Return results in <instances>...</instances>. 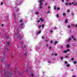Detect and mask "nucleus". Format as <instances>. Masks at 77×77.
<instances>
[{"instance_id": "1", "label": "nucleus", "mask_w": 77, "mask_h": 77, "mask_svg": "<svg viewBox=\"0 0 77 77\" xmlns=\"http://www.w3.org/2000/svg\"><path fill=\"white\" fill-rule=\"evenodd\" d=\"M14 32L15 34H14V35L15 36H18V38H19L20 39L23 37V34L19 35H18V29H15L14 30Z\"/></svg>"}, {"instance_id": "2", "label": "nucleus", "mask_w": 77, "mask_h": 77, "mask_svg": "<svg viewBox=\"0 0 77 77\" xmlns=\"http://www.w3.org/2000/svg\"><path fill=\"white\" fill-rule=\"evenodd\" d=\"M44 0H39V2L40 4H39V7L38 8V11H40L41 9H42V5H43V3L42 1H44Z\"/></svg>"}, {"instance_id": "3", "label": "nucleus", "mask_w": 77, "mask_h": 77, "mask_svg": "<svg viewBox=\"0 0 77 77\" xmlns=\"http://www.w3.org/2000/svg\"><path fill=\"white\" fill-rule=\"evenodd\" d=\"M22 3V2L21 0H19L16 2H15V3L17 5H20V4H21Z\"/></svg>"}, {"instance_id": "4", "label": "nucleus", "mask_w": 77, "mask_h": 77, "mask_svg": "<svg viewBox=\"0 0 77 77\" xmlns=\"http://www.w3.org/2000/svg\"><path fill=\"white\" fill-rule=\"evenodd\" d=\"M19 11H20V8L17 7L16 8L15 10L14 11V12L15 13H18V12Z\"/></svg>"}, {"instance_id": "5", "label": "nucleus", "mask_w": 77, "mask_h": 77, "mask_svg": "<svg viewBox=\"0 0 77 77\" xmlns=\"http://www.w3.org/2000/svg\"><path fill=\"white\" fill-rule=\"evenodd\" d=\"M70 51V50L69 49H68L66 50L63 51V52L64 53H67V51Z\"/></svg>"}, {"instance_id": "6", "label": "nucleus", "mask_w": 77, "mask_h": 77, "mask_svg": "<svg viewBox=\"0 0 77 77\" xmlns=\"http://www.w3.org/2000/svg\"><path fill=\"white\" fill-rule=\"evenodd\" d=\"M15 13H14L12 15V17L13 18H15V17H16V15H15Z\"/></svg>"}, {"instance_id": "7", "label": "nucleus", "mask_w": 77, "mask_h": 77, "mask_svg": "<svg viewBox=\"0 0 77 77\" xmlns=\"http://www.w3.org/2000/svg\"><path fill=\"white\" fill-rule=\"evenodd\" d=\"M24 25V23H21L20 25H19V27L20 28L22 27H23V25Z\"/></svg>"}, {"instance_id": "8", "label": "nucleus", "mask_w": 77, "mask_h": 77, "mask_svg": "<svg viewBox=\"0 0 77 77\" xmlns=\"http://www.w3.org/2000/svg\"><path fill=\"white\" fill-rule=\"evenodd\" d=\"M39 20L42 22L44 21V19L42 18H40Z\"/></svg>"}, {"instance_id": "9", "label": "nucleus", "mask_w": 77, "mask_h": 77, "mask_svg": "<svg viewBox=\"0 0 77 77\" xmlns=\"http://www.w3.org/2000/svg\"><path fill=\"white\" fill-rule=\"evenodd\" d=\"M71 38H69L68 39V40L67 41L68 42H70V41H71Z\"/></svg>"}, {"instance_id": "10", "label": "nucleus", "mask_w": 77, "mask_h": 77, "mask_svg": "<svg viewBox=\"0 0 77 77\" xmlns=\"http://www.w3.org/2000/svg\"><path fill=\"white\" fill-rule=\"evenodd\" d=\"M6 43L7 44H8V46H9V42H6Z\"/></svg>"}, {"instance_id": "11", "label": "nucleus", "mask_w": 77, "mask_h": 77, "mask_svg": "<svg viewBox=\"0 0 77 77\" xmlns=\"http://www.w3.org/2000/svg\"><path fill=\"white\" fill-rule=\"evenodd\" d=\"M65 23H68V19H66L65 20Z\"/></svg>"}, {"instance_id": "12", "label": "nucleus", "mask_w": 77, "mask_h": 77, "mask_svg": "<svg viewBox=\"0 0 77 77\" xmlns=\"http://www.w3.org/2000/svg\"><path fill=\"white\" fill-rule=\"evenodd\" d=\"M67 67H69L70 66V65L69 64H67L66 65Z\"/></svg>"}, {"instance_id": "13", "label": "nucleus", "mask_w": 77, "mask_h": 77, "mask_svg": "<svg viewBox=\"0 0 77 77\" xmlns=\"http://www.w3.org/2000/svg\"><path fill=\"white\" fill-rule=\"evenodd\" d=\"M66 47L67 48H69V45H66Z\"/></svg>"}, {"instance_id": "14", "label": "nucleus", "mask_w": 77, "mask_h": 77, "mask_svg": "<svg viewBox=\"0 0 77 77\" xmlns=\"http://www.w3.org/2000/svg\"><path fill=\"white\" fill-rule=\"evenodd\" d=\"M54 10H56V7L55 6H54Z\"/></svg>"}, {"instance_id": "15", "label": "nucleus", "mask_w": 77, "mask_h": 77, "mask_svg": "<svg viewBox=\"0 0 77 77\" xmlns=\"http://www.w3.org/2000/svg\"><path fill=\"white\" fill-rule=\"evenodd\" d=\"M51 48H52V47L51 46H50L48 47V48H49L50 50L51 49Z\"/></svg>"}, {"instance_id": "16", "label": "nucleus", "mask_w": 77, "mask_h": 77, "mask_svg": "<svg viewBox=\"0 0 77 77\" xmlns=\"http://www.w3.org/2000/svg\"><path fill=\"white\" fill-rule=\"evenodd\" d=\"M6 57V56L5 55H4L3 57H2V59H5Z\"/></svg>"}, {"instance_id": "17", "label": "nucleus", "mask_w": 77, "mask_h": 77, "mask_svg": "<svg viewBox=\"0 0 77 77\" xmlns=\"http://www.w3.org/2000/svg\"><path fill=\"white\" fill-rule=\"evenodd\" d=\"M20 44H21V45H23V42H20Z\"/></svg>"}, {"instance_id": "18", "label": "nucleus", "mask_w": 77, "mask_h": 77, "mask_svg": "<svg viewBox=\"0 0 77 77\" xmlns=\"http://www.w3.org/2000/svg\"><path fill=\"white\" fill-rule=\"evenodd\" d=\"M70 12V10L69 9L67 10V12Z\"/></svg>"}, {"instance_id": "19", "label": "nucleus", "mask_w": 77, "mask_h": 77, "mask_svg": "<svg viewBox=\"0 0 77 77\" xmlns=\"http://www.w3.org/2000/svg\"><path fill=\"white\" fill-rule=\"evenodd\" d=\"M50 11H48L47 14H50Z\"/></svg>"}, {"instance_id": "20", "label": "nucleus", "mask_w": 77, "mask_h": 77, "mask_svg": "<svg viewBox=\"0 0 77 77\" xmlns=\"http://www.w3.org/2000/svg\"><path fill=\"white\" fill-rule=\"evenodd\" d=\"M65 64H66H66H67V63H68V62L67 61H65Z\"/></svg>"}, {"instance_id": "21", "label": "nucleus", "mask_w": 77, "mask_h": 77, "mask_svg": "<svg viewBox=\"0 0 77 77\" xmlns=\"http://www.w3.org/2000/svg\"><path fill=\"white\" fill-rule=\"evenodd\" d=\"M57 41H55V42H54V44H57Z\"/></svg>"}, {"instance_id": "22", "label": "nucleus", "mask_w": 77, "mask_h": 77, "mask_svg": "<svg viewBox=\"0 0 77 77\" xmlns=\"http://www.w3.org/2000/svg\"><path fill=\"white\" fill-rule=\"evenodd\" d=\"M74 24H72L71 25V26H72V27H74Z\"/></svg>"}, {"instance_id": "23", "label": "nucleus", "mask_w": 77, "mask_h": 77, "mask_svg": "<svg viewBox=\"0 0 77 77\" xmlns=\"http://www.w3.org/2000/svg\"><path fill=\"white\" fill-rule=\"evenodd\" d=\"M48 62V63H51V62L50 61H49Z\"/></svg>"}, {"instance_id": "24", "label": "nucleus", "mask_w": 77, "mask_h": 77, "mask_svg": "<svg viewBox=\"0 0 77 77\" xmlns=\"http://www.w3.org/2000/svg\"><path fill=\"white\" fill-rule=\"evenodd\" d=\"M71 38H72V39H74V37L73 35H72Z\"/></svg>"}, {"instance_id": "25", "label": "nucleus", "mask_w": 77, "mask_h": 77, "mask_svg": "<svg viewBox=\"0 0 77 77\" xmlns=\"http://www.w3.org/2000/svg\"><path fill=\"white\" fill-rule=\"evenodd\" d=\"M41 33V31H39L38 32V34H40V33Z\"/></svg>"}, {"instance_id": "26", "label": "nucleus", "mask_w": 77, "mask_h": 77, "mask_svg": "<svg viewBox=\"0 0 77 77\" xmlns=\"http://www.w3.org/2000/svg\"><path fill=\"white\" fill-rule=\"evenodd\" d=\"M48 9L51 8V6H48Z\"/></svg>"}, {"instance_id": "27", "label": "nucleus", "mask_w": 77, "mask_h": 77, "mask_svg": "<svg viewBox=\"0 0 77 77\" xmlns=\"http://www.w3.org/2000/svg\"><path fill=\"white\" fill-rule=\"evenodd\" d=\"M22 21H23V20H22V19H21L20 20V23H21Z\"/></svg>"}, {"instance_id": "28", "label": "nucleus", "mask_w": 77, "mask_h": 77, "mask_svg": "<svg viewBox=\"0 0 77 77\" xmlns=\"http://www.w3.org/2000/svg\"><path fill=\"white\" fill-rule=\"evenodd\" d=\"M57 10H60V8H59V7H58V8H57Z\"/></svg>"}, {"instance_id": "29", "label": "nucleus", "mask_w": 77, "mask_h": 77, "mask_svg": "<svg viewBox=\"0 0 77 77\" xmlns=\"http://www.w3.org/2000/svg\"><path fill=\"white\" fill-rule=\"evenodd\" d=\"M44 24H42V28H44Z\"/></svg>"}, {"instance_id": "30", "label": "nucleus", "mask_w": 77, "mask_h": 77, "mask_svg": "<svg viewBox=\"0 0 77 77\" xmlns=\"http://www.w3.org/2000/svg\"><path fill=\"white\" fill-rule=\"evenodd\" d=\"M24 54H25V55H26V54H27V52H24Z\"/></svg>"}, {"instance_id": "31", "label": "nucleus", "mask_w": 77, "mask_h": 77, "mask_svg": "<svg viewBox=\"0 0 77 77\" xmlns=\"http://www.w3.org/2000/svg\"><path fill=\"white\" fill-rule=\"evenodd\" d=\"M63 16H65V15H66V14H65V13H64L63 14Z\"/></svg>"}, {"instance_id": "32", "label": "nucleus", "mask_w": 77, "mask_h": 77, "mask_svg": "<svg viewBox=\"0 0 77 77\" xmlns=\"http://www.w3.org/2000/svg\"><path fill=\"white\" fill-rule=\"evenodd\" d=\"M77 63V62H76V61H74V64H75L76 63Z\"/></svg>"}, {"instance_id": "33", "label": "nucleus", "mask_w": 77, "mask_h": 77, "mask_svg": "<svg viewBox=\"0 0 77 77\" xmlns=\"http://www.w3.org/2000/svg\"><path fill=\"white\" fill-rule=\"evenodd\" d=\"M73 40H74V41H76V39H75V38H73Z\"/></svg>"}, {"instance_id": "34", "label": "nucleus", "mask_w": 77, "mask_h": 77, "mask_svg": "<svg viewBox=\"0 0 77 77\" xmlns=\"http://www.w3.org/2000/svg\"><path fill=\"white\" fill-rule=\"evenodd\" d=\"M56 17L57 18H59V14H57Z\"/></svg>"}, {"instance_id": "35", "label": "nucleus", "mask_w": 77, "mask_h": 77, "mask_svg": "<svg viewBox=\"0 0 77 77\" xmlns=\"http://www.w3.org/2000/svg\"><path fill=\"white\" fill-rule=\"evenodd\" d=\"M40 27H41V25H39L38 27V28H40Z\"/></svg>"}, {"instance_id": "36", "label": "nucleus", "mask_w": 77, "mask_h": 77, "mask_svg": "<svg viewBox=\"0 0 77 77\" xmlns=\"http://www.w3.org/2000/svg\"><path fill=\"white\" fill-rule=\"evenodd\" d=\"M66 6H68V3H66Z\"/></svg>"}, {"instance_id": "37", "label": "nucleus", "mask_w": 77, "mask_h": 77, "mask_svg": "<svg viewBox=\"0 0 77 77\" xmlns=\"http://www.w3.org/2000/svg\"><path fill=\"white\" fill-rule=\"evenodd\" d=\"M17 69V68H15V69H14L15 70H14V72H16L17 71L16 70H16V69Z\"/></svg>"}, {"instance_id": "38", "label": "nucleus", "mask_w": 77, "mask_h": 77, "mask_svg": "<svg viewBox=\"0 0 77 77\" xmlns=\"http://www.w3.org/2000/svg\"><path fill=\"white\" fill-rule=\"evenodd\" d=\"M48 5V4H47V3H46L45 4V6H47V5Z\"/></svg>"}, {"instance_id": "39", "label": "nucleus", "mask_w": 77, "mask_h": 77, "mask_svg": "<svg viewBox=\"0 0 77 77\" xmlns=\"http://www.w3.org/2000/svg\"><path fill=\"white\" fill-rule=\"evenodd\" d=\"M68 28H70V27H71V26H68Z\"/></svg>"}, {"instance_id": "40", "label": "nucleus", "mask_w": 77, "mask_h": 77, "mask_svg": "<svg viewBox=\"0 0 77 77\" xmlns=\"http://www.w3.org/2000/svg\"><path fill=\"white\" fill-rule=\"evenodd\" d=\"M61 60H63V57H61Z\"/></svg>"}, {"instance_id": "41", "label": "nucleus", "mask_w": 77, "mask_h": 77, "mask_svg": "<svg viewBox=\"0 0 77 77\" xmlns=\"http://www.w3.org/2000/svg\"><path fill=\"white\" fill-rule=\"evenodd\" d=\"M31 75H32V77H33V74H32Z\"/></svg>"}, {"instance_id": "42", "label": "nucleus", "mask_w": 77, "mask_h": 77, "mask_svg": "<svg viewBox=\"0 0 77 77\" xmlns=\"http://www.w3.org/2000/svg\"><path fill=\"white\" fill-rule=\"evenodd\" d=\"M51 44H53V41H51Z\"/></svg>"}, {"instance_id": "43", "label": "nucleus", "mask_w": 77, "mask_h": 77, "mask_svg": "<svg viewBox=\"0 0 77 77\" xmlns=\"http://www.w3.org/2000/svg\"><path fill=\"white\" fill-rule=\"evenodd\" d=\"M3 62V60H1L0 61V62Z\"/></svg>"}, {"instance_id": "44", "label": "nucleus", "mask_w": 77, "mask_h": 77, "mask_svg": "<svg viewBox=\"0 0 77 77\" xmlns=\"http://www.w3.org/2000/svg\"><path fill=\"white\" fill-rule=\"evenodd\" d=\"M38 12H36V15H37V14H38Z\"/></svg>"}, {"instance_id": "45", "label": "nucleus", "mask_w": 77, "mask_h": 77, "mask_svg": "<svg viewBox=\"0 0 77 77\" xmlns=\"http://www.w3.org/2000/svg\"><path fill=\"white\" fill-rule=\"evenodd\" d=\"M3 4V2H1V5H2Z\"/></svg>"}, {"instance_id": "46", "label": "nucleus", "mask_w": 77, "mask_h": 77, "mask_svg": "<svg viewBox=\"0 0 77 77\" xmlns=\"http://www.w3.org/2000/svg\"><path fill=\"white\" fill-rule=\"evenodd\" d=\"M46 47H48V45H47V44H46Z\"/></svg>"}, {"instance_id": "47", "label": "nucleus", "mask_w": 77, "mask_h": 77, "mask_svg": "<svg viewBox=\"0 0 77 77\" xmlns=\"http://www.w3.org/2000/svg\"><path fill=\"white\" fill-rule=\"evenodd\" d=\"M68 56H65V58H68Z\"/></svg>"}, {"instance_id": "48", "label": "nucleus", "mask_w": 77, "mask_h": 77, "mask_svg": "<svg viewBox=\"0 0 77 77\" xmlns=\"http://www.w3.org/2000/svg\"><path fill=\"white\" fill-rule=\"evenodd\" d=\"M71 60H74V58H72Z\"/></svg>"}, {"instance_id": "49", "label": "nucleus", "mask_w": 77, "mask_h": 77, "mask_svg": "<svg viewBox=\"0 0 77 77\" xmlns=\"http://www.w3.org/2000/svg\"><path fill=\"white\" fill-rule=\"evenodd\" d=\"M55 56H57V54H54Z\"/></svg>"}, {"instance_id": "50", "label": "nucleus", "mask_w": 77, "mask_h": 77, "mask_svg": "<svg viewBox=\"0 0 77 77\" xmlns=\"http://www.w3.org/2000/svg\"><path fill=\"white\" fill-rule=\"evenodd\" d=\"M37 22L38 23H39V22H40V21L39 20H38V21Z\"/></svg>"}, {"instance_id": "51", "label": "nucleus", "mask_w": 77, "mask_h": 77, "mask_svg": "<svg viewBox=\"0 0 77 77\" xmlns=\"http://www.w3.org/2000/svg\"><path fill=\"white\" fill-rule=\"evenodd\" d=\"M74 2H72V4H74Z\"/></svg>"}, {"instance_id": "52", "label": "nucleus", "mask_w": 77, "mask_h": 77, "mask_svg": "<svg viewBox=\"0 0 77 77\" xmlns=\"http://www.w3.org/2000/svg\"><path fill=\"white\" fill-rule=\"evenodd\" d=\"M23 48H26V46H24V47H23Z\"/></svg>"}, {"instance_id": "53", "label": "nucleus", "mask_w": 77, "mask_h": 77, "mask_svg": "<svg viewBox=\"0 0 77 77\" xmlns=\"http://www.w3.org/2000/svg\"><path fill=\"white\" fill-rule=\"evenodd\" d=\"M3 26H4L3 24H2V27H3Z\"/></svg>"}, {"instance_id": "54", "label": "nucleus", "mask_w": 77, "mask_h": 77, "mask_svg": "<svg viewBox=\"0 0 77 77\" xmlns=\"http://www.w3.org/2000/svg\"><path fill=\"white\" fill-rule=\"evenodd\" d=\"M75 27H77V24H76V25H75Z\"/></svg>"}, {"instance_id": "55", "label": "nucleus", "mask_w": 77, "mask_h": 77, "mask_svg": "<svg viewBox=\"0 0 77 77\" xmlns=\"http://www.w3.org/2000/svg\"><path fill=\"white\" fill-rule=\"evenodd\" d=\"M69 4L70 5H71V3H69Z\"/></svg>"}, {"instance_id": "56", "label": "nucleus", "mask_w": 77, "mask_h": 77, "mask_svg": "<svg viewBox=\"0 0 77 77\" xmlns=\"http://www.w3.org/2000/svg\"><path fill=\"white\" fill-rule=\"evenodd\" d=\"M55 29H57V27H55Z\"/></svg>"}, {"instance_id": "57", "label": "nucleus", "mask_w": 77, "mask_h": 77, "mask_svg": "<svg viewBox=\"0 0 77 77\" xmlns=\"http://www.w3.org/2000/svg\"><path fill=\"white\" fill-rule=\"evenodd\" d=\"M8 38H9V37H8V36H7V38L8 39Z\"/></svg>"}, {"instance_id": "58", "label": "nucleus", "mask_w": 77, "mask_h": 77, "mask_svg": "<svg viewBox=\"0 0 77 77\" xmlns=\"http://www.w3.org/2000/svg\"><path fill=\"white\" fill-rule=\"evenodd\" d=\"M66 1L67 2H69V0H66Z\"/></svg>"}, {"instance_id": "59", "label": "nucleus", "mask_w": 77, "mask_h": 77, "mask_svg": "<svg viewBox=\"0 0 77 77\" xmlns=\"http://www.w3.org/2000/svg\"><path fill=\"white\" fill-rule=\"evenodd\" d=\"M72 15H74V14L72 13Z\"/></svg>"}, {"instance_id": "60", "label": "nucleus", "mask_w": 77, "mask_h": 77, "mask_svg": "<svg viewBox=\"0 0 77 77\" xmlns=\"http://www.w3.org/2000/svg\"><path fill=\"white\" fill-rule=\"evenodd\" d=\"M46 42H48V40H46Z\"/></svg>"}, {"instance_id": "61", "label": "nucleus", "mask_w": 77, "mask_h": 77, "mask_svg": "<svg viewBox=\"0 0 77 77\" xmlns=\"http://www.w3.org/2000/svg\"><path fill=\"white\" fill-rule=\"evenodd\" d=\"M62 2H64V0H62Z\"/></svg>"}, {"instance_id": "62", "label": "nucleus", "mask_w": 77, "mask_h": 77, "mask_svg": "<svg viewBox=\"0 0 77 77\" xmlns=\"http://www.w3.org/2000/svg\"><path fill=\"white\" fill-rule=\"evenodd\" d=\"M51 33H52V32H53V31H51Z\"/></svg>"}, {"instance_id": "63", "label": "nucleus", "mask_w": 77, "mask_h": 77, "mask_svg": "<svg viewBox=\"0 0 77 77\" xmlns=\"http://www.w3.org/2000/svg\"><path fill=\"white\" fill-rule=\"evenodd\" d=\"M42 39H44V37H42Z\"/></svg>"}, {"instance_id": "64", "label": "nucleus", "mask_w": 77, "mask_h": 77, "mask_svg": "<svg viewBox=\"0 0 77 77\" xmlns=\"http://www.w3.org/2000/svg\"><path fill=\"white\" fill-rule=\"evenodd\" d=\"M75 5H77V4H74Z\"/></svg>"}]
</instances>
